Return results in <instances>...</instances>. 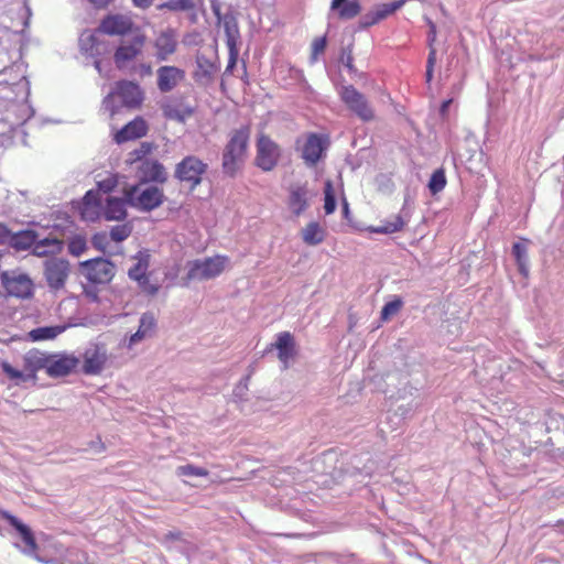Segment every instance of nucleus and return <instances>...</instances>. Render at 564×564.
Instances as JSON below:
<instances>
[{
	"label": "nucleus",
	"instance_id": "5701e85b",
	"mask_svg": "<svg viewBox=\"0 0 564 564\" xmlns=\"http://www.w3.org/2000/svg\"><path fill=\"white\" fill-rule=\"evenodd\" d=\"M278 349V358L284 368L289 367V362L296 355L295 340L290 332L279 333L275 343L272 345Z\"/></svg>",
	"mask_w": 564,
	"mask_h": 564
},
{
	"label": "nucleus",
	"instance_id": "680f3d73",
	"mask_svg": "<svg viewBox=\"0 0 564 564\" xmlns=\"http://www.w3.org/2000/svg\"><path fill=\"white\" fill-rule=\"evenodd\" d=\"M167 538L178 540L181 538V533L180 532H176V533L171 532L167 534Z\"/></svg>",
	"mask_w": 564,
	"mask_h": 564
},
{
	"label": "nucleus",
	"instance_id": "dca6fc26",
	"mask_svg": "<svg viewBox=\"0 0 564 564\" xmlns=\"http://www.w3.org/2000/svg\"><path fill=\"white\" fill-rule=\"evenodd\" d=\"M163 116L169 120L184 122L194 113V108L186 104L185 98L172 97L161 105Z\"/></svg>",
	"mask_w": 564,
	"mask_h": 564
},
{
	"label": "nucleus",
	"instance_id": "a878e982",
	"mask_svg": "<svg viewBox=\"0 0 564 564\" xmlns=\"http://www.w3.org/2000/svg\"><path fill=\"white\" fill-rule=\"evenodd\" d=\"M127 198L107 197L102 205V217L106 220H122L127 216Z\"/></svg>",
	"mask_w": 564,
	"mask_h": 564
},
{
	"label": "nucleus",
	"instance_id": "72a5a7b5",
	"mask_svg": "<svg viewBox=\"0 0 564 564\" xmlns=\"http://www.w3.org/2000/svg\"><path fill=\"white\" fill-rule=\"evenodd\" d=\"M155 47L158 50V58L161 61L166 59L176 50L175 37H158L155 41Z\"/></svg>",
	"mask_w": 564,
	"mask_h": 564
},
{
	"label": "nucleus",
	"instance_id": "f704fd0d",
	"mask_svg": "<svg viewBox=\"0 0 564 564\" xmlns=\"http://www.w3.org/2000/svg\"><path fill=\"white\" fill-rule=\"evenodd\" d=\"M196 62L198 69L195 72V78L197 80L205 79L206 82H209L216 72L215 64L199 56H197Z\"/></svg>",
	"mask_w": 564,
	"mask_h": 564
},
{
	"label": "nucleus",
	"instance_id": "a19ab883",
	"mask_svg": "<svg viewBox=\"0 0 564 564\" xmlns=\"http://www.w3.org/2000/svg\"><path fill=\"white\" fill-rule=\"evenodd\" d=\"M132 232V226L129 224L117 225L111 228L109 235L111 240L121 242L126 240Z\"/></svg>",
	"mask_w": 564,
	"mask_h": 564
},
{
	"label": "nucleus",
	"instance_id": "39448f33",
	"mask_svg": "<svg viewBox=\"0 0 564 564\" xmlns=\"http://www.w3.org/2000/svg\"><path fill=\"white\" fill-rule=\"evenodd\" d=\"M339 96L347 109L361 121L370 122L376 119V111L370 101L355 86H343L339 90Z\"/></svg>",
	"mask_w": 564,
	"mask_h": 564
},
{
	"label": "nucleus",
	"instance_id": "5fc2aeb1",
	"mask_svg": "<svg viewBox=\"0 0 564 564\" xmlns=\"http://www.w3.org/2000/svg\"><path fill=\"white\" fill-rule=\"evenodd\" d=\"M10 238L11 231L9 228L6 225L0 224V245L9 243Z\"/></svg>",
	"mask_w": 564,
	"mask_h": 564
},
{
	"label": "nucleus",
	"instance_id": "ddd939ff",
	"mask_svg": "<svg viewBox=\"0 0 564 564\" xmlns=\"http://www.w3.org/2000/svg\"><path fill=\"white\" fill-rule=\"evenodd\" d=\"M406 0H394L388 3L376 4L371 10L360 18L359 25L362 29L378 24L382 20L392 15L395 11L405 4Z\"/></svg>",
	"mask_w": 564,
	"mask_h": 564
},
{
	"label": "nucleus",
	"instance_id": "bb28decb",
	"mask_svg": "<svg viewBox=\"0 0 564 564\" xmlns=\"http://www.w3.org/2000/svg\"><path fill=\"white\" fill-rule=\"evenodd\" d=\"M77 364V358L64 356L51 361L46 367V371L51 377H63L70 373L76 368Z\"/></svg>",
	"mask_w": 564,
	"mask_h": 564
},
{
	"label": "nucleus",
	"instance_id": "cd10ccee",
	"mask_svg": "<svg viewBox=\"0 0 564 564\" xmlns=\"http://www.w3.org/2000/svg\"><path fill=\"white\" fill-rule=\"evenodd\" d=\"M156 326L155 318L151 313H144L140 318V325L138 330L131 335L129 339V347L135 345L142 339L153 335Z\"/></svg>",
	"mask_w": 564,
	"mask_h": 564
},
{
	"label": "nucleus",
	"instance_id": "8fccbe9b",
	"mask_svg": "<svg viewBox=\"0 0 564 564\" xmlns=\"http://www.w3.org/2000/svg\"><path fill=\"white\" fill-rule=\"evenodd\" d=\"M339 61L341 64H344L350 72L355 70L354 64H352V50L351 45H348L347 47H344L339 57Z\"/></svg>",
	"mask_w": 564,
	"mask_h": 564
},
{
	"label": "nucleus",
	"instance_id": "7c9ffc66",
	"mask_svg": "<svg viewBox=\"0 0 564 564\" xmlns=\"http://www.w3.org/2000/svg\"><path fill=\"white\" fill-rule=\"evenodd\" d=\"M212 9L217 17L218 25L224 28L225 35H237L239 31L235 15L230 12L221 15L219 7L215 3L212 4Z\"/></svg>",
	"mask_w": 564,
	"mask_h": 564
},
{
	"label": "nucleus",
	"instance_id": "864d4df0",
	"mask_svg": "<svg viewBox=\"0 0 564 564\" xmlns=\"http://www.w3.org/2000/svg\"><path fill=\"white\" fill-rule=\"evenodd\" d=\"M227 45L230 48V64L228 65V68H229L236 64L237 53L234 52V48L236 46V37H232V36L227 37Z\"/></svg>",
	"mask_w": 564,
	"mask_h": 564
},
{
	"label": "nucleus",
	"instance_id": "2eb2a0df",
	"mask_svg": "<svg viewBox=\"0 0 564 564\" xmlns=\"http://www.w3.org/2000/svg\"><path fill=\"white\" fill-rule=\"evenodd\" d=\"M0 517L18 531L26 546L25 552L39 560V544L32 530L26 524L22 523L17 517L6 510L0 511Z\"/></svg>",
	"mask_w": 564,
	"mask_h": 564
},
{
	"label": "nucleus",
	"instance_id": "f257e3e1",
	"mask_svg": "<svg viewBox=\"0 0 564 564\" xmlns=\"http://www.w3.org/2000/svg\"><path fill=\"white\" fill-rule=\"evenodd\" d=\"M251 127L243 124L228 133L221 155L224 173L235 176L248 156Z\"/></svg>",
	"mask_w": 564,
	"mask_h": 564
},
{
	"label": "nucleus",
	"instance_id": "4c0bfd02",
	"mask_svg": "<svg viewBox=\"0 0 564 564\" xmlns=\"http://www.w3.org/2000/svg\"><path fill=\"white\" fill-rule=\"evenodd\" d=\"M336 209V198L333 182L327 180L324 185V210L326 215H330Z\"/></svg>",
	"mask_w": 564,
	"mask_h": 564
},
{
	"label": "nucleus",
	"instance_id": "393cba45",
	"mask_svg": "<svg viewBox=\"0 0 564 564\" xmlns=\"http://www.w3.org/2000/svg\"><path fill=\"white\" fill-rule=\"evenodd\" d=\"M330 11L339 20H351L360 14L361 3L359 0H332Z\"/></svg>",
	"mask_w": 564,
	"mask_h": 564
},
{
	"label": "nucleus",
	"instance_id": "7ed1b4c3",
	"mask_svg": "<svg viewBox=\"0 0 564 564\" xmlns=\"http://www.w3.org/2000/svg\"><path fill=\"white\" fill-rule=\"evenodd\" d=\"M283 150L269 134L260 132L256 139L254 165L263 172L273 171L282 159Z\"/></svg>",
	"mask_w": 564,
	"mask_h": 564
},
{
	"label": "nucleus",
	"instance_id": "052dcab7",
	"mask_svg": "<svg viewBox=\"0 0 564 564\" xmlns=\"http://www.w3.org/2000/svg\"><path fill=\"white\" fill-rule=\"evenodd\" d=\"M341 207H343L344 216L347 217L348 214H349V204H348V202H347V199L345 197L343 198Z\"/></svg>",
	"mask_w": 564,
	"mask_h": 564
},
{
	"label": "nucleus",
	"instance_id": "79ce46f5",
	"mask_svg": "<svg viewBox=\"0 0 564 564\" xmlns=\"http://www.w3.org/2000/svg\"><path fill=\"white\" fill-rule=\"evenodd\" d=\"M177 475L180 476H196V477H206L208 476V470L203 467H197L192 464L178 466Z\"/></svg>",
	"mask_w": 564,
	"mask_h": 564
},
{
	"label": "nucleus",
	"instance_id": "6ab92c4d",
	"mask_svg": "<svg viewBox=\"0 0 564 564\" xmlns=\"http://www.w3.org/2000/svg\"><path fill=\"white\" fill-rule=\"evenodd\" d=\"M3 286L10 295L20 299L30 297L33 293V282L24 274L12 278L3 274Z\"/></svg>",
	"mask_w": 564,
	"mask_h": 564
},
{
	"label": "nucleus",
	"instance_id": "49530a36",
	"mask_svg": "<svg viewBox=\"0 0 564 564\" xmlns=\"http://www.w3.org/2000/svg\"><path fill=\"white\" fill-rule=\"evenodd\" d=\"M327 37H316L312 43V62H315L318 55L323 54L326 48Z\"/></svg>",
	"mask_w": 564,
	"mask_h": 564
},
{
	"label": "nucleus",
	"instance_id": "20e7f679",
	"mask_svg": "<svg viewBox=\"0 0 564 564\" xmlns=\"http://www.w3.org/2000/svg\"><path fill=\"white\" fill-rule=\"evenodd\" d=\"M115 97H118L122 106L129 109L140 108L144 98L143 91L138 84L128 80L119 82L116 86V90L104 99V106L111 117L117 112V106L113 100Z\"/></svg>",
	"mask_w": 564,
	"mask_h": 564
},
{
	"label": "nucleus",
	"instance_id": "37998d69",
	"mask_svg": "<svg viewBox=\"0 0 564 564\" xmlns=\"http://www.w3.org/2000/svg\"><path fill=\"white\" fill-rule=\"evenodd\" d=\"M402 304L403 303L400 299L388 302L381 310V318L387 321L391 316L395 315L401 310Z\"/></svg>",
	"mask_w": 564,
	"mask_h": 564
},
{
	"label": "nucleus",
	"instance_id": "a211bd4d",
	"mask_svg": "<svg viewBox=\"0 0 564 564\" xmlns=\"http://www.w3.org/2000/svg\"><path fill=\"white\" fill-rule=\"evenodd\" d=\"M148 123L142 117H135L133 120L123 126L115 134V141L118 144L140 139L148 132Z\"/></svg>",
	"mask_w": 564,
	"mask_h": 564
},
{
	"label": "nucleus",
	"instance_id": "a18cd8bd",
	"mask_svg": "<svg viewBox=\"0 0 564 564\" xmlns=\"http://www.w3.org/2000/svg\"><path fill=\"white\" fill-rule=\"evenodd\" d=\"M86 250V240L82 237L73 238L68 243V251L73 256H80Z\"/></svg>",
	"mask_w": 564,
	"mask_h": 564
},
{
	"label": "nucleus",
	"instance_id": "b1692460",
	"mask_svg": "<svg viewBox=\"0 0 564 564\" xmlns=\"http://www.w3.org/2000/svg\"><path fill=\"white\" fill-rule=\"evenodd\" d=\"M138 175L142 182H160L166 181V172L164 166L155 160H144L138 166Z\"/></svg>",
	"mask_w": 564,
	"mask_h": 564
},
{
	"label": "nucleus",
	"instance_id": "603ef678",
	"mask_svg": "<svg viewBox=\"0 0 564 564\" xmlns=\"http://www.w3.org/2000/svg\"><path fill=\"white\" fill-rule=\"evenodd\" d=\"M33 253L37 257H46L48 254H52L50 252V249L45 248V246L40 241L35 240V245H33Z\"/></svg>",
	"mask_w": 564,
	"mask_h": 564
},
{
	"label": "nucleus",
	"instance_id": "c756f323",
	"mask_svg": "<svg viewBox=\"0 0 564 564\" xmlns=\"http://www.w3.org/2000/svg\"><path fill=\"white\" fill-rule=\"evenodd\" d=\"M302 239L308 246H316L324 241L325 230L318 223L311 221L303 228Z\"/></svg>",
	"mask_w": 564,
	"mask_h": 564
},
{
	"label": "nucleus",
	"instance_id": "423d86ee",
	"mask_svg": "<svg viewBox=\"0 0 564 564\" xmlns=\"http://www.w3.org/2000/svg\"><path fill=\"white\" fill-rule=\"evenodd\" d=\"M124 195L131 206L145 212L159 207L164 198L163 191L156 186H131L124 191Z\"/></svg>",
	"mask_w": 564,
	"mask_h": 564
},
{
	"label": "nucleus",
	"instance_id": "6e6552de",
	"mask_svg": "<svg viewBox=\"0 0 564 564\" xmlns=\"http://www.w3.org/2000/svg\"><path fill=\"white\" fill-rule=\"evenodd\" d=\"M134 263L128 270V275L131 280L138 282L141 291L148 295H155L159 286L152 284L148 276V269L150 265V254L143 251L138 252L134 257Z\"/></svg>",
	"mask_w": 564,
	"mask_h": 564
},
{
	"label": "nucleus",
	"instance_id": "c03bdc74",
	"mask_svg": "<svg viewBox=\"0 0 564 564\" xmlns=\"http://www.w3.org/2000/svg\"><path fill=\"white\" fill-rule=\"evenodd\" d=\"M152 145L150 143L143 142L140 144L138 149H134L130 153V161L131 162H142L144 161L145 156L151 152Z\"/></svg>",
	"mask_w": 564,
	"mask_h": 564
},
{
	"label": "nucleus",
	"instance_id": "bf43d9fd",
	"mask_svg": "<svg viewBox=\"0 0 564 564\" xmlns=\"http://www.w3.org/2000/svg\"><path fill=\"white\" fill-rule=\"evenodd\" d=\"M106 239V235L102 234V235H96L93 239V242L96 247H100L101 246V241Z\"/></svg>",
	"mask_w": 564,
	"mask_h": 564
},
{
	"label": "nucleus",
	"instance_id": "4d7b16f0",
	"mask_svg": "<svg viewBox=\"0 0 564 564\" xmlns=\"http://www.w3.org/2000/svg\"><path fill=\"white\" fill-rule=\"evenodd\" d=\"M111 1L112 0H89V2L98 9L106 8Z\"/></svg>",
	"mask_w": 564,
	"mask_h": 564
},
{
	"label": "nucleus",
	"instance_id": "c85d7f7f",
	"mask_svg": "<svg viewBox=\"0 0 564 564\" xmlns=\"http://www.w3.org/2000/svg\"><path fill=\"white\" fill-rule=\"evenodd\" d=\"M37 239V234L34 230H21L19 232H11L9 245L17 250H28Z\"/></svg>",
	"mask_w": 564,
	"mask_h": 564
},
{
	"label": "nucleus",
	"instance_id": "de8ad7c7",
	"mask_svg": "<svg viewBox=\"0 0 564 564\" xmlns=\"http://www.w3.org/2000/svg\"><path fill=\"white\" fill-rule=\"evenodd\" d=\"M2 371L11 379V380H25V377L22 371L13 368L8 361L1 362Z\"/></svg>",
	"mask_w": 564,
	"mask_h": 564
},
{
	"label": "nucleus",
	"instance_id": "09e8293b",
	"mask_svg": "<svg viewBox=\"0 0 564 564\" xmlns=\"http://www.w3.org/2000/svg\"><path fill=\"white\" fill-rule=\"evenodd\" d=\"M40 241L45 246V248L50 249L52 254L59 252L63 248V241L55 237H47Z\"/></svg>",
	"mask_w": 564,
	"mask_h": 564
},
{
	"label": "nucleus",
	"instance_id": "3c124183",
	"mask_svg": "<svg viewBox=\"0 0 564 564\" xmlns=\"http://www.w3.org/2000/svg\"><path fill=\"white\" fill-rule=\"evenodd\" d=\"M118 184L117 176L110 175L102 181L98 182V187L104 193H110Z\"/></svg>",
	"mask_w": 564,
	"mask_h": 564
},
{
	"label": "nucleus",
	"instance_id": "58836bf2",
	"mask_svg": "<svg viewBox=\"0 0 564 564\" xmlns=\"http://www.w3.org/2000/svg\"><path fill=\"white\" fill-rule=\"evenodd\" d=\"M436 43H437V37H432L431 42L429 43L430 53H429V57H427L426 73H425L426 83H431V80L433 78L434 65L436 63Z\"/></svg>",
	"mask_w": 564,
	"mask_h": 564
},
{
	"label": "nucleus",
	"instance_id": "412c9836",
	"mask_svg": "<svg viewBox=\"0 0 564 564\" xmlns=\"http://www.w3.org/2000/svg\"><path fill=\"white\" fill-rule=\"evenodd\" d=\"M144 37H133L128 43H122L115 53V63L118 68H123L127 64L133 61L143 48Z\"/></svg>",
	"mask_w": 564,
	"mask_h": 564
},
{
	"label": "nucleus",
	"instance_id": "f3484780",
	"mask_svg": "<svg viewBox=\"0 0 564 564\" xmlns=\"http://www.w3.org/2000/svg\"><path fill=\"white\" fill-rule=\"evenodd\" d=\"M79 214L83 220L95 221L102 217V198L99 192L88 191L80 205Z\"/></svg>",
	"mask_w": 564,
	"mask_h": 564
},
{
	"label": "nucleus",
	"instance_id": "c9c22d12",
	"mask_svg": "<svg viewBox=\"0 0 564 564\" xmlns=\"http://www.w3.org/2000/svg\"><path fill=\"white\" fill-rule=\"evenodd\" d=\"M63 330H64V327H61V326L39 327V328L33 329L30 333V335L34 340H46V339L55 338Z\"/></svg>",
	"mask_w": 564,
	"mask_h": 564
},
{
	"label": "nucleus",
	"instance_id": "6e6d98bb",
	"mask_svg": "<svg viewBox=\"0 0 564 564\" xmlns=\"http://www.w3.org/2000/svg\"><path fill=\"white\" fill-rule=\"evenodd\" d=\"M154 0H132V3L137 8L148 9L152 6Z\"/></svg>",
	"mask_w": 564,
	"mask_h": 564
},
{
	"label": "nucleus",
	"instance_id": "ea45409f",
	"mask_svg": "<svg viewBox=\"0 0 564 564\" xmlns=\"http://www.w3.org/2000/svg\"><path fill=\"white\" fill-rule=\"evenodd\" d=\"M195 4L193 0H167L161 4V9H167L170 11H188L194 9Z\"/></svg>",
	"mask_w": 564,
	"mask_h": 564
},
{
	"label": "nucleus",
	"instance_id": "4be33fe9",
	"mask_svg": "<svg viewBox=\"0 0 564 564\" xmlns=\"http://www.w3.org/2000/svg\"><path fill=\"white\" fill-rule=\"evenodd\" d=\"M185 78V72L175 66H162L158 69V87L162 93L174 89Z\"/></svg>",
	"mask_w": 564,
	"mask_h": 564
},
{
	"label": "nucleus",
	"instance_id": "0eeeda50",
	"mask_svg": "<svg viewBox=\"0 0 564 564\" xmlns=\"http://www.w3.org/2000/svg\"><path fill=\"white\" fill-rule=\"evenodd\" d=\"M206 171L207 164L205 162L194 155H188L176 165L175 177L187 183L189 188L194 189L200 184Z\"/></svg>",
	"mask_w": 564,
	"mask_h": 564
},
{
	"label": "nucleus",
	"instance_id": "f03ea898",
	"mask_svg": "<svg viewBox=\"0 0 564 564\" xmlns=\"http://www.w3.org/2000/svg\"><path fill=\"white\" fill-rule=\"evenodd\" d=\"M230 264V259L224 254H216L203 259L188 261L186 282L208 281L219 276Z\"/></svg>",
	"mask_w": 564,
	"mask_h": 564
},
{
	"label": "nucleus",
	"instance_id": "e433bc0d",
	"mask_svg": "<svg viewBox=\"0 0 564 564\" xmlns=\"http://www.w3.org/2000/svg\"><path fill=\"white\" fill-rule=\"evenodd\" d=\"M446 183H447V181H446L444 170L437 169L431 175L427 186H429L430 192L433 195H436L445 188Z\"/></svg>",
	"mask_w": 564,
	"mask_h": 564
},
{
	"label": "nucleus",
	"instance_id": "13d9d810",
	"mask_svg": "<svg viewBox=\"0 0 564 564\" xmlns=\"http://www.w3.org/2000/svg\"><path fill=\"white\" fill-rule=\"evenodd\" d=\"M452 102H453V99H447L442 102V105H441V115L442 116H445V113L447 112Z\"/></svg>",
	"mask_w": 564,
	"mask_h": 564
},
{
	"label": "nucleus",
	"instance_id": "9d476101",
	"mask_svg": "<svg viewBox=\"0 0 564 564\" xmlns=\"http://www.w3.org/2000/svg\"><path fill=\"white\" fill-rule=\"evenodd\" d=\"M44 275L47 285L53 290L64 288L69 275V262L61 258H51L44 262Z\"/></svg>",
	"mask_w": 564,
	"mask_h": 564
},
{
	"label": "nucleus",
	"instance_id": "9b49d317",
	"mask_svg": "<svg viewBox=\"0 0 564 564\" xmlns=\"http://www.w3.org/2000/svg\"><path fill=\"white\" fill-rule=\"evenodd\" d=\"M108 361L107 348L104 344H91L83 355V372L99 375Z\"/></svg>",
	"mask_w": 564,
	"mask_h": 564
},
{
	"label": "nucleus",
	"instance_id": "473e14b6",
	"mask_svg": "<svg viewBox=\"0 0 564 564\" xmlns=\"http://www.w3.org/2000/svg\"><path fill=\"white\" fill-rule=\"evenodd\" d=\"M512 253L516 258L519 272L527 276L529 274L528 268V249L524 242H516L512 246Z\"/></svg>",
	"mask_w": 564,
	"mask_h": 564
},
{
	"label": "nucleus",
	"instance_id": "e2e57ef3",
	"mask_svg": "<svg viewBox=\"0 0 564 564\" xmlns=\"http://www.w3.org/2000/svg\"><path fill=\"white\" fill-rule=\"evenodd\" d=\"M30 370H31V372H32V377H34L35 369H34V368H31Z\"/></svg>",
	"mask_w": 564,
	"mask_h": 564
},
{
	"label": "nucleus",
	"instance_id": "2f4dec72",
	"mask_svg": "<svg viewBox=\"0 0 564 564\" xmlns=\"http://www.w3.org/2000/svg\"><path fill=\"white\" fill-rule=\"evenodd\" d=\"M405 226V220L401 215H394L391 220H383L381 225L371 228L376 234H394L401 231Z\"/></svg>",
	"mask_w": 564,
	"mask_h": 564
},
{
	"label": "nucleus",
	"instance_id": "aec40b11",
	"mask_svg": "<svg viewBox=\"0 0 564 564\" xmlns=\"http://www.w3.org/2000/svg\"><path fill=\"white\" fill-rule=\"evenodd\" d=\"M288 206L295 216H300L308 208V189L306 184L290 185Z\"/></svg>",
	"mask_w": 564,
	"mask_h": 564
},
{
	"label": "nucleus",
	"instance_id": "4468645a",
	"mask_svg": "<svg viewBox=\"0 0 564 564\" xmlns=\"http://www.w3.org/2000/svg\"><path fill=\"white\" fill-rule=\"evenodd\" d=\"M328 145V139L317 133H308L302 148V159L308 166H315Z\"/></svg>",
	"mask_w": 564,
	"mask_h": 564
},
{
	"label": "nucleus",
	"instance_id": "1a4fd4ad",
	"mask_svg": "<svg viewBox=\"0 0 564 564\" xmlns=\"http://www.w3.org/2000/svg\"><path fill=\"white\" fill-rule=\"evenodd\" d=\"M98 32L104 35H128L135 33L137 28L129 14L115 13L101 20Z\"/></svg>",
	"mask_w": 564,
	"mask_h": 564
},
{
	"label": "nucleus",
	"instance_id": "f8f14e48",
	"mask_svg": "<svg viewBox=\"0 0 564 564\" xmlns=\"http://www.w3.org/2000/svg\"><path fill=\"white\" fill-rule=\"evenodd\" d=\"M82 267L85 276L93 283H108L113 276V264L102 258L85 261Z\"/></svg>",
	"mask_w": 564,
	"mask_h": 564
}]
</instances>
